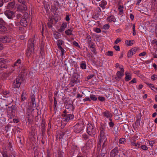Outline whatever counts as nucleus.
I'll return each mask as SVG.
<instances>
[{"label": "nucleus", "mask_w": 157, "mask_h": 157, "mask_svg": "<svg viewBox=\"0 0 157 157\" xmlns=\"http://www.w3.org/2000/svg\"><path fill=\"white\" fill-rule=\"evenodd\" d=\"M62 116L63 117V120L66 122H68L70 120H72L74 117L73 114L70 113L69 112L65 109L63 112V113L62 114Z\"/></svg>", "instance_id": "nucleus-1"}, {"label": "nucleus", "mask_w": 157, "mask_h": 157, "mask_svg": "<svg viewBox=\"0 0 157 157\" xmlns=\"http://www.w3.org/2000/svg\"><path fill=\"white\" fill-rule=\"evenodd\" d=\"M35 43V40L34 38L30 39L29 41L28 45L27 56H30L33 50H34V44Z\"/></svg>", "instance_id": "nucleus-2"}, {"label": "nucleus", "mask_w": 157, "mask_h": 157, "mask_svg": "<svg viewBox=\"0 0 157 157\" xmlns=\"http://www.w3.org/2000/svg\"><path fill=\"white\" fill-rule=\"evenodd\" d=\"M84 126L83 121L81 120H79V122L74 127L75 132L76 133L80 132L83 130Z\"/></svg>", "instance_id": "nucleus-3"}, {"label": "nucleus", "mask_w": 157, "mask_h": 157, "mask_svg": "<svg viewBox=\"0 0 157 157\" xmlns=\"http://www.w3.org/2000/svg\"><path fill=\"white\" fill-rule=\"evenodd\" d=\"M87 132L90 135L94 136L96 134V129L95 126L91 124L87 125Z\"/></svg>", "instance_id": "nucleus-4"}, {"label": "nucleus", "mask_w": 157, "mask_h": 157, "mask_svg": "<svg viewBox=\"0 0 157 157\" xmlns=\"http://www.w3.org/2000/svg\"><path fill=\"white\" fill-rule=\"evenodd\" d=\"M22 15H23L24 17L22 18L20 20V25L24 26L25 27L27 25V21L26 19L28 18V14L26 12H21Z\"/></svg>", "instance_id": "nucleus-5"}, {"label": "nucleus", "mask_w": 157, "mask_h": 157, "mask_svg": "<svg viewBox=\"0 0 157 157\" xmlns=\"http://www.w3.org/2000/svg\"><path fill=\"white\" fill-rule=\"evenodd\" d=\"M9 62V61L7 59L0 58V70L7 68Z\"/></svg>", "instance_id": "nucleus-6"}, {"label": "nucleus", "mask_w": 157, "mask_h": 157, "mask_svg": "<svg viewBox=\"0 0 157 157\" xmlns=\"http://www.w3.org/2000/svg\"><path fill=\"white\" fill-rule=\"evenodd\" d=\"M94 141V139H89L86 143L85 146H84V148L87 150L91 149L93 146Z\"/></svg>", "instance_id": "nucleus-7"}, {"label": "nucleus", "mask_w": 157, "mask_h": 157, "mask_svg": "<svg viewBox=\"0 0 157 157\" xmlns=\"http://www.w3.org/2000/svg\"><path fill=\"white\" fill-rule=\"evenodd\" d=\"M107 141V138L105 135V133H100V136L99 138V142L98 145V147H100L101 144L103 142H105Z\"/></svg>", "instance_id": "nucleus-8"}, {"label": "nucleus", "mask_w": 157, "mask_h": 157, "mask_svg": "<svg viewBox=\"0 0 157 157\" xmlns=\"http://www.w3.org/2000/svg\"><path fill=\"white\" fill-rule=\"evenodd\" d=\"M64 104L66 105L65 108L69 112V111H72L74 109V107L72 105V103H71L67 101L64 102Z\"/></svg>", "instance_id": "nucleus-9"}, {"label": "nucleus", "mask_w": 157, "mask_h": 157, "mask_svg": "<svg viewBox=\"0 0 157 157\" xmlns=\"http://www.w3.org/2000/svg\"><path fill=\"white\" fill-rule=\"evenodd\" d=\"M20 12H26L27 9V3L25 0H21L20 1Z\"/></svg>", "instance_id": "nucleus-10"}, {"label": "nucleus", "mask_w": 157, "mask_h": 157, "mask_svg": "<svg viewBox=\"0 0 157 157\" xmlns=\"http://www.w3.org/2000/svg\"><path fill=\"white\" fill-rule=\"evenodd\" d=\"M11 38L9 36H4L0 37V41L4 43H8L10 42Z\"/></svg>", "instance_id": "nucleus-11"}, {"label": "nucleus", "mask_w": 157, "mask_h": 157, "mask_svg": "<svg viewBox=\"0 0 157 157\" xmlns=\"http://www.w3.org/2000/svg\"><path fill=\"white\" fill-rule=\"evenodd\" d=\"M118 153V147H115L110 152V155L111 157H115Z\"/></svg>", "instance_id": "nucleus-12"}, {"label": "nucleus", "mask_w": 157, "mask_h": 157, "mask_svg": "<svg viewBox=\"0 0 157 157\" xmlns=\"http://www.w3.org/2000/svg\"><path fill=\"white\" fill-rule=\"evenodd\" d=\"M31 102L30 103L31 106L32 108H35L36 107V104L35 101V96L33 94L31 96Z\"/></svg>", "instance_id": "nucleus-13"}, {"label": "nucleus", "mask_w": 157, "mask_h": 157, "mask_svg": "<svg viewBox=\"0 0 157 157\" xmlns=\"http://www.w3.org/2000/svg\"><path fill=\"white\" fill-rule=\"evenodd\" d=\"M14 88H17L19 89L20 87V78H16L14 80L13 83Z\"/></svg>", "instance_id": "nucleus-14"}, {"label": "nucleus", "mask_w": 157, "mask_h": 157, "mask_svg": "<svg viewBox=\"0 0 157 157\" xmlns=\"http://www.w3.org/2000/svg\"><path fill=\"white\" fill-rule=\"evenodd\" d=\"M5 15L8 17L9 19H11L14 15V13L13 12L9 10H7L5 12Z\"/></svg>", "instance_id": "nucleus-15"}, {"label": "nucleus", "mask_w": 157, "mask_h": 157, "mask_svg": "<svg viewBox=\"0 0 157 157\" xmlns=\"http://www.w3.org/2000/svg\"><path fill=\"white\" fill-rule=\"evenodd\" d=\"M66 133L64 132L59 131H58L56 135V139H61L63 138V136Z\"/></svg>", "instance_id": "nucleus-16"}, {"label": "nucleus", "mask_w": 157, "mask_h": 157, "mask_svg": "<svg viewBox=\"0 0 157 157\" xmlns=\"http://www.w3.org/2000/svg\"><path fill=\"white\" fill-rule=\"evenodd\" d=\"M136 49V48H133L130 50L128 53L127 56L128 58H130L134 54H135Z\"/></svg>", "instance_id": "nucleus-17"}, {"label": "nucleus", "mask_w": 157, "mask_h": 157, "mask_svg": "<svg viewBox=\"0 0 157 157\" xmlns=\"http://www.w3.org/2000/svg\"><path fill=\"white\" fill-rule=\"evenodd\" d=\"M22 70H24L23 71H21V76H20V79L21 78V80L22 81H24L25 80V78L26 75L27 73L26 71H25V69L24 68H22Z\"/></svg>", "instance_id": "nucleus-18"}, {"label": "nucleus", "mask_w": 157, "mask_h": 157, "mask_svg": "<svg viewBox=\"0 0 157 157\" xmlns=\"http://www.w3.org/2000/svg\"><path fill=\"white\" fill-rule=\"evenodd\" d=\"M125 80L126 81H128L131 79V75L130 73L126 72L125 73Z\"/></svg>", "instance_id": "nucleus-19"}, {"label": "nucleus", "mask_w": 157, "mask_h": 157, "mask_svg": "<svg viewBox=\"0 0 157 157\" xmlns=\"http://www.w3.org/2000/svg\"><path fill=\"white\" fill-rule=\"evenodd\" d=\"M59 3L57 2H56L55 4V5L51 6V8L54 11L57 13V11L58 10V7H56V6H59Z\"/></svg>", "instance_id": "nucleus-20"}, {"label": "nucleus", "mask_w": 157, "mask_h": 157, "mask_svg": "<svg viewBox=\"0 0 157 157\" xmlns=\"http://www.w3.org/2000/svg\"><path fill=\"white\" fill-rule=\"evenodd\" d=\"M67 26V24L66 23H63L62 24L61 26L60 27V28L58 29V31L59 32H61L64 30L66 28Z\"/></svg>", "instance_id": "nucleus-21"}, {"label": "nucleus", "mask_w": 157, "mask_h": 157, "mask_svg": "<svg viewBox=\"0 0 157 157\" xmlns=\"http://www.w3.org/2000/svg\"><path fill=\"white\" fill-rule=\"evenodd\" d=\"M102 115L104 117L107 118H109L111 117V113L108 111L106 110L102 113Z\"/></svg>", "instance_id": "nucleus-22"}, {"label": "nucleus", "mask_w": 157, "mask_h": 157, "mask_svg": "<svg viewBox=\"0 0 157 157\" xmlns=\"http://www.w3.org/2000/svg\"><path fill=\"white\" fill-rule=\"evenodd\" d=\"M151 8L154 9H157V0H153Z\"/></svg>", "instance_id": "nucleus-23"}, {"label": "nucleus", "mask_w": 157, "mask_h": 157, "mask_svg": "<svg viewBox=\"0 0 157 157\" xmlns=\"http://www.w3.org/2000/svg\"><path fill=\"white\" fill-rule=\"evenodd\" d=\"M124 73H122L120 71H118L116 74V75L117 77L119 79L121 78L124 76Z\"/></svg>", "instance_id": "nucleus-24"}, {"label": "nucleus", "mask_w": 157, "mask_h": 157, "mask_svg": "<svg viewBox=\"0 0 157 157\" xmlns=\"http://www.w3.org/2000/svg\"><path fill=\"white\" fill-rule=\"evenodd\" d=\"M15 5V2L13 1L8 3L7 7L9 9H11L14 8V5Z\"/></svg>", "instance_id": "nucleus-25"}, {"label": "nucleus", "mask_w": 157, "mask_h": 157, "mask_svg": "<svg viewBox=\"0 0 157 157\" xmlns=\"http://www.w3.org/2000/svg\"><path fill=\"white\" fill-rule=\"evenodd\" d=\"M27 95L25 92H24L23 91V92L21 95V101H24L27 98Z\"/></svg>", "instance_id": "nucleus-26"}, {"label": "nucleus", "mask_w": 157, "mask_h": 157, "mask_svg": "<svg viewBox=\"0 0 157 157\" xmlns=\"http://www.w3.org/2000/svg\"><path fill=\"white\" fill-rule=\"evenodd\" d=\"M54 36L56 39H59L61 36V35L60 33L58 32H56L53 34Z\"/></svg>", "instance_id": "nucleus-27"}, {"label": "nucleus", "mask_w": 157, "mask_h": 157, "mask_svg": "<svg viewBox=\"0 0 157 157\" xmlns=\"http://www.w3.org/2000/svg\"><path fill=\"white\" fill-rule=\"evenodd\" d=\"M6 30V28L5 26L2 25V24H0V31L5 32Z\"/></svg>", "instance_id": "nucleus-28"}, {"label": "nucleus", "mask_w": 157, "mask_h": 157, "mask_svg": "<svg viewBox=\"0 0 157 157\" xmlns=\"http://www.w3.org/2000/svg\"><path fill=\"white\" fill-rule=\"evenodd\" d=\"M107 19L110 22H111L112 21L113 22L115 21V19L114 16H113L109 17L107 18Z\"/></svg>", "instance_id": "nucleus-29"}, {"label": "nucleus", "mask_w": 157, "mask_h": 157, "mask_svg": "<svg viewBox=\"0 0 157 157\" xmlns=\"http://www.w3.org/2000/svg\"><path fill=\"white\" fill-rule=\"evenodd\" d=\"M78 82H79V81L73 78L71 80V85L72 86H73L74 84L77 83Z\"/></svg>", "instance_id": "nucleus-30"}, {"label": "nucleus", "mask_w": 157, "mask_h": 157, "mask_svg": "<svg viewBox=\"0 0 157 157\" xmlns=\"http://www.w3.org/2000/svg\"><path fill=\"white\" fill-rule=\"evenodd\" d=\"M45 122L44 121H42L41 123V130L43 132L45 131Z\"/></svg>", "instance_id": "nucleus-31"}, {"label": "nucleus", "mask_w": 157, "mask_h": 157, "mask_svg": "<svg viewBox=\"0 0 157 157\" xmlns=\"http://www.w3.org/2000/svg\"><path fill=\"white\" fill-rule=\"evenodd\" d=\"M7 113L8 114L11 113L13 111V107L12 106L11 107H9L7 109Z\"/></svg>", "instance_id": "nucleus-32"}, {"label": "nucleus", "mask_w": 157, "mask_h": 157, "mask_svg": "<svg viewBox=\"0 0 157 157\" xmlns=\"http://www.w3.org/2000/svg\"><path fill=\"white\" fill-rule=\"evenodd\" d=\"M131 144L132 146H135L136 148H139V146H140L139 144L136 143L134 142H132L131 143Z\"/></svg>", "instance_id": "nucleus-33"}, {"label": "nucleus", "mask_w": 157, "mask_h": 157, "mask_svg": "<svg viewBox=\"0 0 157 157\" xmlns=\"http://www.w3.org/2000/svg\"><path fill=\"white\" fill-rule=\"evenodd\" d=\"M125 43H127V45L129 46H131L134 43V40H129L128 41V40L126 41Z\"/></svg>", "instance_id": "nucleus-34"}, {"label": "nucleus", "mask_w": 157, "mask_h": 157, "mask_svg": "<svg viewBox=\"0 0 157 157\" xmlns=\"http://www.w3.org/2000/svg\"><path fill=\"white\" fill-rule=\"evenodd\" d=\"M9 92L8 91L3 90L2 92V94L5 97H7L8 95H9Z\"/></svg>", "instance_id": "nucleus-35"}, {"label": "nucleus", "mask_w": 157, "mask_h": 157, "mask_svg": "<svg viewBox=\"0 0 157 157\" xmlns=\"http://www.w3.org/2000/svg\"><path fill=\"white\" fill-rule=\"evenodd\" d=\"M102 143L103 144L102 146L101 151H102L103 150H104L105 151L106 149L105 148L107 145V142L106 141L105 142H103Z\"/></svg>", "instance_id": "nucleus-36"}, {"label": "nucleus", "mask_w": 157, "mask_h": 157, "mask_svg": "<svg viewBox=\"0 0 157 157\" xmlns=\"http://www.w3.org/2000/svg\"><path fill=\"white\" fill-rule=\"evenodd\" d=\"M72 31L71 29H68L65 31V34L67 35H71L72 34Z\"/></svg>", "instance_id": "nucleus-37"}, {"label": "nucleus", "mask_w": 157, "mask_h": 157, "mask_svg": "<svg viewBox=\"0 0 157 157\" xmlns=\"http://www.w3.org/2000/svg\"><path fill=\"white\" fill-rule=\"evenodd\" d=\"M72 76L73 78H75L79 80L78 79L79 77V75L78 73H74Z\"/></svg>", "instance_id": "nucleus-38"}, {"label": "nucleus", "mask_w": 157, "mask_h": 157, "mask_svg": "<svg viewBox=\"0 0 157 157\" xmlns=\"http://www.w3.org/2000/svg\"><path fill=\"white\" fill-rule=\"evenodd\" d=\"M80 67L82 69H86V66L85 62H82L80 64Z\"/></svg>", "instance_id": "nucleus-39"}, {"label": "nucleus", "mask_w": 157, "mask_h": 157, "mask_svg": "<svg viewBox=\"0 0 157 157\" xmlns=\"http://www.w3.org/2000/svg\"><path fill=\"white\" fill-rule=\"evenodd\" d=\"M106 2L105 0H103L101 1V3L100 6L101 7L103 8L105 5H106Z\"/></svg>", "instance_id": "nucleus-40"}, {"label": "nucleus", "mask_w": 157, "mask_h": 157, "mask_svg": "<svg viewBox=\"0 0 157 157\" xmlns=\"http://www.w3.org/2000/svg\"><path fill=\"white\" fill-rule=\"evenodd\" d=\"M53 21L52 19L49 21V22L48 23V27L50 28H52V25L53 24Z\"/></svg>", "instance_id": "nucleus-41"}, {"label": "nucleus", "mask_w": 157, "mask_h": 157, "mask_svg": "<svg viewBox=\"0 0 157 157\" xmlns=\"http://www.w3.org/2000/svg\"><path fill=\"white\" fill-rule=\"evenodd\" d=\"M105 129V126L104 125H101L100 129V133H105L104 131Z\"/></svg>", "instance_id": "nucleus-42"}, {"label": "nucleus", "mask_w": 157, "mask_h": 157, "mask_svg": "<svg viewBox=\"0 0 157 157\" xmlns=\"http://www.w3.org/2000/svg\"><path fill=\"white\" fill-rule=\"evenodd\" d=\"M125 142V139L124 138H121L119 140V142L121 144H124V142Z\"/></svg>", "instance_id": "nucleus-43"}, {"label": "nucleus", "mask_w": 157, "mask_h": 157, "mask_svg": "<svg viewBox=\"0 0 157 157\" xmlns=\"http://www.w3.org/2000/svg\"><path fill=\"white\" fill-rule=\"evenodd\" d=\"M106 55L108 56H113V52L112 51H108L106 52Z\"/></svg>", "instance_id": "nucleus-44"}, {"label": "nucleus", "mask_w": 157, "mask_h": 157, "mask_svg": "<svg viewBox=\"0 0 157 157\" xmlns=\"http://www.w3.org/2000/svg\"><path fill=\"white\" fill-rule=\"evenodd\" d=\"M82 136L83 138L85 140H86L89 138L88 135L86 133L83 134L82 135Z\"/></svg>", "instance_id": "nucleus-45"}, {"label": "nucleus", "mask_w": 157, "mask_h": 157, "mask_svg": "<svg viewBox=\"0 0 157 157\" xmlns=\"http://www.w3.org/2000/svg\"><path fill=\"white\" fill-rule=\"evenodd\" d=\"M90 98L91 100L93 101H96L97 100V98L94 95H90Z\"/></svg>", "instance_id": "nucleus-46"}, {"label": "nucleus", "mask_w": 157, "mask_h": 157, "mask_svg": "<svg viewBox=\"0 0 157 157\" xmlns=\"http://www.w3.org/2000/svg\"><path fill=\"white\" fill-rule=\"evenodd\" d=\"M109 28V24H105L103 26V28L104 29H108Z\"/></svg>", "instance_id": "nucleus-47"}, {"label": "nucleus", "mask_w": 157, "mask_h": 157, "mask_svg": "<svg viewBox=\"0 0 157 157\" xmlns=\"http://www.w3.org/2000/svg\"><path fill=\"white\" fill-rule=\"evenodd\" d=\"M155 142V141L154 140H152L151 141H149V143L151 147L153 146Z\"/></svg>", "instance_id": "nucleus-48"}, {"label": "nucleus", "mask_w": 157, "mask_h": 157, "mask_svg": "<svg viewBox=\"0 0 157 157\" xmlns=\"http://www.w3.org/2000/svg\"><path fill=\"white\" fill-rule=\"evenodd\" d=\"M73 42V44L74 46L78 47V48H80V45L78 44V43L75 41H74L72 42Z\"/></svg>", "instance_id": "nucleus-49"}, {"label": "nucleus", "mask_w": 157, "mask_h": 157, "mask_svg": "<svg viewBox=\"0 0 157 157\" xmlns=\"http://www.w3.org/2000/svg\"><path fill=\"white\" fill-rule=\"evenodd\" d=\"M141 148L144 150H147L148 149L147 147L145 145H142L141 146Z\"/></svg>", "instance_id": "nucleus-50"}, {"label": "nucleus", "mask_w": 157, "mask_h": 157, "mask_svg": "<svg viewBox=\"0 0 157 157\" xmlns=\"http://www.w3.org/2000/svg\"><path fill=\"white\" fill-rule=\"evenodd\" d=\"M20 63V59H18L17 60V61L15 62L14 64V67L16 66H18Z\"/></svg>", "instance_id": "nucleus-51"}, {"label": "nucleus", "mask_w": 157, "mask_h": 157, "mask_svg": "<svg viewBox=\"0 0 157 157\" xmlns=\"http://www.w3.org/2000/svg\"><path fill=\"white\" fill-rule=\"evenodd\" d=\"M113 48L117 51H119L120 50V47L119 46L115 45L113 46Z\"/></svg>", "instance_id": "nucleus-52"}, {"label": "nucleus", "mask_w": 157, "mask_h": 157, "mask_svg": "<svg viewBox=\"0 0 157 157\" xmlns=\"http://www.w3.org/2000/svg\"><path fill=\"white\" fill-rule=\"evenodd\" d=\"M123 8V6H120L118 7V9L120 13H122L123 12V10L122 8Z\"/></svg>", "instance_id": "nucleus-53"}, {"label": "nucleus", "mask_w": 157, "mask_h": 157, "mask_svg": "<svg viewBox=\"0 0 157 157\" xmlns=\"http://www.w3.org/2000/svg\"><path fill=\"white\" fill-rule=\"evenodd\" d=\"M54 109H55L57 105V101L56 100V98L55 97L54 98Z\"/></svg>", "instance_id": "nucleus-54"}, {"label": "nucleus", "mask_w": 157, "mask_h": 157, "mask_svg": "<svg viewBox=\"0 0 157 157\" xmlns=\"http://www.w3.org/2000/svg\"><path fill=\"white\" fill-rule=\"evenodd\" d=\"M63 41L61 40H58L57 42V45H61L63 44Z\"/></svg>", "instance_id": "nucleus-55"}, {"label": "nucleus", "mask_w": 157, "mask_h": 157, "mask_svg": "<svg viewBox=\"0 0 157 157\" xmlns=\"http://www.w3.org/2000/svg\"><path fill=\"white\" fill-rule=\"evenodd\" d=\"M94 31L97 33H100L101 32V30L100 29L97 28H96L94 30Z\"/></svg>", "instance_id": "nucleus-56"}, {"label": "nucleus", "mask_w": 157, "mask_h": 157, "mask_svg": "<svg viewBox=\"0 0 157 157\" xmlns=\"http://www.w3.org/2000/svg\"><path fill=\"white\" fill-rule=\"evenodd\" d=\"M121 41V40L119 38H117L114 42V44H117Z\"/></svg>", "instance_id": "nucleus-57"}, {"label": "nucleus", "mask_w": 157, "mask_h": 157, "mask_svg": "<svg viewBox=\"0 0 157 157\" xmlns=\"http://www.w3.org/2000/svg\"><path fill=\"white\" fill-rule=\"evenodd\" d=\"M98 99L101 101H103L105 100V98L102 97H99Z\"/></svg>", "instance_id": "nucleus-58"}, {"label": "nucleus", "mask_w": 157, "mask_h": 157, "mask_svg": "<svg viewBox=\"0 0 157 157\" xmlns=\"http://www.w3.org/2000/svg\"><path fill=\"white\" fill-rule=\"evenodd\" d=\"M70 16V15L69 14L66 15V17L65 18V19L66 20V21H69L70 20V18L69 17Z\"/></svg>", "instance_id": "nucleus-59"}, {"label": "nucleus", "mask_w": 157, "mask_h": 157, "mask_svg": "<svg viewBox=\"0 0 157 157\" xmlns=\"http://www.w3.org/2000/svg\"><path fill=\"white\" fill-rule=\"evenodd\" d=\"M58 157H63V154L61 151L58 152Z\"/></svg>", "instance_id": "nucleus-60"}, {"label": "nucleus", "mask_w": 157, "mask_h": 157, "mask_svg": "<svg viewBox=\"0 0 157 157\" xmlns=\"http://www.w3.org/2000/svg\"><path fill=\"white\" fill-rule=\"evenodd\" d=\"M156 75H154L151 76V78L152 80H155L157 79V77H156Z\"/></svg>", "instance_id": "nucleus-61"}, {"label": "nucleus", "mask_w": 157, "mask_h": 157, "mask_svg": "<svg viewBox=\"0 0 157 157\" xmlns=\"http://www.w3.org/2000/svg\"><path fill=\"white\" fill-rule=\"evenodd\" d=\"M51 128V124L50 122V121L48 124V131H49Z\"/></svg>", "instance_id": "nucleus-62"}, {"label": "nucleus", "mask_w": 157, "mask_h": 157, "mask_svg": "<svg viewBox=\"0 0 157 157\" xmlns=\"http://www.w3.org/2000/svg\"><path fill=\"white\" fill-rule=\"evenodd\" d=\"M136 80L135 78H133L130 82V83H136Z\"/></svg>", "instance_id": "nucleus-63"}, {"label": "nucleus", "mask_w": 157, "mask_h": 157, "mask_svg": "<svg viewBox=\"0 0 157 157\" xmlns=\"http://www.w3.org/2000/svg\"><path fill=\"white\" fill-rule=\"evenodd\" d=\"M94 76V75H89L87 77V80L92 78H93Z\"/></svg>", "instance_id": "nucleus-64"}]
</instances>
